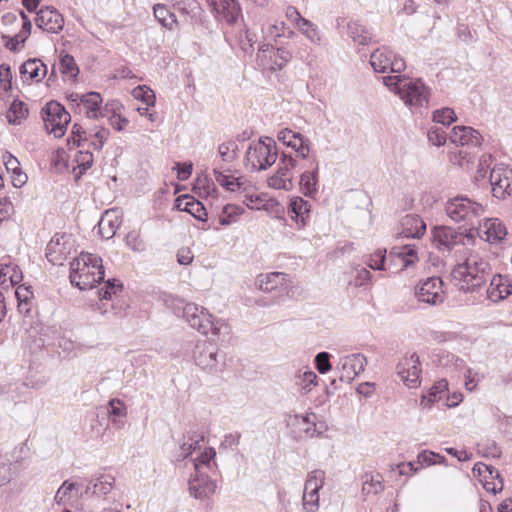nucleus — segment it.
Listing matches in <instances>:
<instances>
[{"label":"nucleus","mask_w":512,"mask_h":512,"mask_svg":"<svg viewBox=\"0 0 512 512\" xmlns=\"http://www.w3.org/2000/svg\"><path fill=\"white\" fill-rule=\"evenodd\" d=\"M489 273V263L478 255L471 254L452 270L451 279L459 290L470 292L480 288L487 281Z\"/></svg>","instance_id":"obj_1"},{"label":"nucleus","mask_w":512,"mask_h":512,"mask_svg":"<svg viewBox=\"0 0 512 512\" xmlns=\"http://www.w3.org/2000/svg\"><path fill=\"white\" fill-rule=\"evenodd\" d=\"M69 277L80 290L94 288L104 278L102 259L95 254L82 252L71 262Z\"/></svg>","instance_id":"obj_2"},{"label":"nucleus","mask_w":512,"mask_h":512,"mask_svg":"<svg viewBox=\"0 0 512 512\" xmlns=\"http://www.w3.org/2000/svg\"><path fill=\"white\" fill-rule=\"evenodd\" d=\"M383 84L409 106H422L428 102L429 90L420 79L400 75L384 76Z\"/></svg>","instance_id":"obj_3"},{"label":"nucleus","mask_w":512,"mask_h":512,"mask_svg":"<svg viewBox=\"0 0 512 512\" xmlns=\"http://www.w3.org/2000/svg\"><path fill=\"white\" fill-rule=\"evenodd\" d=\"M278 158L276 143L271 138L252 141L245 153V166L252 171H264L271 167Z\"/></svg>","instance_id":"obj_4"},{"label":"nucleus","mask_w":512,"mask_h":512,"mask_svg":"<svg viewBox=\"0 0 512 512\" xmlns=\"http://www.w3.org/2000/svg\"><path fill=\"white\" fill-rule=\"evenodd\" d=\"M445 211L452 221L474 226L478 218L484 214L485 208L467 196H456L446 202Z\"/></svg>","instance_id":"obj_5"},{"label":"nucleus","mask_w":512,"mask_h":512,"mask_svg":"<svg viewBox=\"0 0 512 512\" xmlns=\"http://www.w3.org/2000/svg\"><path fill=\"white\" fill-rule=\"evenodd\" d=\"M183 316L193 329H196L203 335L212 334L218 336L224 325L222 320L215 319L206 308L195 303L185 304Z\"/></svg>","instance_id":"obj_6"},{"label":"nucleus","mask_w":512,"mask_h":512,"mask_svg":"<svg viewBox=\"0 0 512 512\" xmlns=\"http://www.w3.org/2000/svg\"><path fill=\"white\" fill-rule=\"evenodd\" d=\"M46 130L56 138L64 136L71 121L70 114L56 101L48 102L41 111Z\"/></svg>","instance_id":"obj_7"},{"label":"nucleus","mask_w":512,"mask_h":512,"mask_svg":"<svg viewBox=\"0 0 512 512\" xmlns=\"http://www.w3.org/2000/svg\"><path fill=\"white\" fill-rule=\"evenodd\" d=\"M193 360L200 369L211 374L221 371L223 366L218 347L207 341H200L195 345Z\"/></svg>","instance_id":"obj_8"},{"label":"nucleus","mask_w":512,"mask_h":512,"mask_svg":"<svg viewBox=\"0 0 512 512\" xmlns=\"http://www.w3.org/2000/svg\"><path fill=\"white\" fill-rule=\"evenodd\" d=\"M325 482V472L320 469L308 473L302 495V506L306 512H317L320 507L319 490Z\"/></svg>","instance_id":"obj_9"},{"label":"nucleus","mask_w":512,"mask_h":512,"mask_svg":"<svg viewBox=\"0 0 512 512\" xmlns=\"http://www.w3.org/2000/svg\"><path fill=\"white\" fill-rule=\"evenodd\" d=\"M414 296L418 302L429 305H439L445 300L443 281L439 277H429L420 281L414 289Z\"/></svg>","instance_id":"obj_10"},{"label":"nucleus","mask_w":512,"mask_h":512,"mask_svg":"<svg viewBox=\"0 0 512 512\" xmlns=\"http://www.w3.org/2000/svg\"><path fill=\"white\" fill-rule=\"evenodd\" d=\"M297 160L289 154L283 153L276 172L267 179L268 186L273 189L289 191L293 188V169Z\"/></svg>","instance_id":"obj_11"},{"label":"nucleus","mask_w":512,"mask_h":512,"mask_svg":"<svg viewBox=\"0 0 512 512\" xmlns=\"http://www.w3.org/2000/svg\"><path fill=\"white\" fill-rule=\"evenodd\" d=\"M370 64L377 73H400L405 67V61L397 57L387 47H381L373 51L370 55Z\"/></svg>","instance_id":"obj_12"},{"label":"nucleus","mask_w":512,"mask_h":512,"mask_svg":"<svg viewBox=\"0 0 512 512\" xmlns=\"http://www.w3.org/2000/svg\"><path fill=\"white\" fill-rule=\"evenodd\" d=\"M396 371L402 382L408 388H417L421 383V364L416 353L406 354L400 359Z\"/></svg>","instance_id":"obj_13"},{"label":"nucleus","mask_w":512,"mask_h":512,"mask_svg":"<svg viewBox=\"0 0 512 512\" xmlns=\"http://www.w3.org/2000/svg\"><path fill=\"white\" fill-rule=\"evenodd\" d=\"M367 365L366 357L363 354L356 353L343 356L339 359L337 369L340 370V381L351 383Z\"/></svg>","instance_id":"obj_14"},{"label":"nucleus","mask_w":512,"mask_h":512,"mask_svg":"<svg viewBox=\"0 0 512 512\" xmlns=\"http://www.w3.org/2000/svg\"><path fill=\"white\" fill-rule=\"evenodd\" d=\"M490 184L493 196L499 199L505 198L512 192V170L499 165L490 172Z\"/></svg>","instance_id":"obj_15"},{"label":"nucleus","mask_w":512,"mask_h":512,"mask_svg":"<svg viewBox=\"0 0 512 512\" xmlns=\"http://www.w3.org/2000/svg\"><path fill=\"white\" fill-rule=\"evenodd\" d=\"M277 139L284 145L291 147L296 152L297 157L308 158L310 153L309 140L302 134L285 128L278 132Z\"/></svg>","instance_id":"obj_16"},{"label":"nucleus","mask_w":512,"mask_h":512,"mask_svg":"<svg viewBox=\"0 0 512 512\" xmlns=\"http://www.w3.org/2000/svg\"><path fill=\"white\" fill-rule=\"evenodd\" d=\"M35 23L44 31L58 33L63 29L64 18L55 8L45 7L37 12Z\"/></svg>","instance_id":"obj_17"},{"label":"nucleus","mask_w":512,"mask_h":512,"mask_svg":"<svg viewBox=\"0 0 512 512\" xmlns=\"http://www.w3.org/2000/svg\"><path fill=\"white\" fill-rule=\"evenodd\" d=\"M478 233L483 240L496 244L505 238L507 229L498 218H488L479 223Z\"/></svg>","instance_id":"obj_18"},{"label":"nucleus","mask_w":512,"mask_h":512,"mask_svg":"<svg viewBox=\"0 0 512 512\" xmlns=\"http://www.w3.org/2000/svg\"><path fill=\"white\" fill-rule=\"evenodd\" d=\"M451 143L460 146L478 147L481 145L482 136L469 126H455L449 136Z\"/></svg>","instance_id":"obj_19"},{"label":"nucleus","mask_w":512,"mask_h":512,"mask_svg":"<svg viewBox=\"0 0 512 512\" xmlns=\"http://www.w3.org/2000/svg\"><path fill=\"white\" fill-rule=\"evenodd\" d=\"M66 235H55L47 244L46 257L49 262L54 265H61L69 253L70 247L68 246Z\"/></svg>","instance_id":"obj_20"},{"label":"nucleus","mask_w":512,"mask_h":512,"mask_svg":"<svg viewBox=\"0 0 512 512\" xmlns=\"http://www.w3.org/2000/svg\"><path fill=\"white\" fill-rule=\"evenodd\" d=\"M426 232V223L416 214H407L400 220V235L405 238H421Z\"/></svg>","instance_id":"obj_21"},{"label":"nucleus","mask_w":512,"mask_h":512,"mask_svg":"<svg viewBox=\"0 0 512 512\" xmlns=\"http://www.w3.org/2000/svg\"><path fill=\"white\" fill-rule=\"evenodd\" d=\"M287 275L280 272L260 274L256 279L259 290L270 293L275 290H286L288 287Z\"/></svg>","instance_id":"obj_22"},{"label":"nucleus","mask_w":512,"mask_h":512,"mask_svg":"<svg viewBox=\"0 0 512 512\" xmlns=\"http://www.w3.org/2000/svg\"><path fill=\"white\" fill-rule=\"evenodd\" d=\"M213 174L216 182L228 191L245 192L248 188H251V184L247 179L226 174L224 171H221V167H215Z\"/></svg>","instance_id":"obj_23"},{"label":"nucleus","mask_w":512,"mask_h":512,"mask_svg":"<svg viewBox=\"0 0 512 512\" xmlns=\"http://www.w3.org/2000/svg\"><path fill=\"white\" fill-rule=\"evenodd\" d=\"M73 101H79L85 108L86 116L90 119H97L100 116H104L101 104L102 97L97 92H89L85 94H73L71 95Z\"/></svg>","instance_id":"obj_24"},{"label":"nucleus","mask_w":512,"mask_h":512,"mask_svg":"<svg viewBox=\"0 0 512 512\" xmlns=\"http://www.w3.org/2000/svg\"><path fill=\"white\" fill-rule=\"evenodd\" d=\"M512 294L510 280L502 275H494L487 289V297L492 302H499Z\"/></svg>","instance_id":"obj_25"},{"label":"nucleus","mask_w":512,"mask_h":512,"mask_svg":"<svg viewBox=\"0 0 512 512\" xmlns=\"http://www.w3.org/2000/svg\"><path fill=\"white\" fill-rule=\"evenodd\" d=\"M189 490L196 499H203L215 492L216 483L208 476L196 473V476L189 482Z\"/></svg>","instance_id":"obj_26"},{"label":"nucleus","mask_w":512,"mask_h":512,"mask_svg":"<svg viewBox=\"0 0 512 512\" xmlns=\"http://www.w3.org/2000/svg\"><path fill=\"white\" fill-rule=\"evenodd\" d=\"M121 224V216L117 209H110L104 212L99 223V234L104 239L112 238Z\"/></svg>","instance_id":"obj_27"},{"label":"nucleus","mask_w":512,"mask_h":512,"mask_svg":"<svg viewBox=\"0 0 512 512\" xmlns=\"http://www.w3.org/2000/svg\"><path fill=\"white\" fill-rule=\"evenodd\" d=\"M433 238L439 249L447 250L452 249L462 239L453 228L446 226L435 228Z\"/></svg>","instance_id":"obj_28"},{"label":"nucleus","mask_w":512,"mask_h":512,"mask_svg":"<svg viewBox=\"0 0 512 512\" xmlns=\"http://www.w3.org/2000/svg\"><path fill=\"white\" fill-rule=\"evenodd\" d=\"M6 170L11 174V180L14 187L20 188L27 182V175L20 167L19 160L9 152L2 156Z\"/></svg>","instance_id":"obj_29"},{"label":"nucleus","mask_w":512,"mask_h":512,"mask_svg":"<svg viewBox=\"0 0 512 512\" xmlns=\"http://www.w3.org/2000/svg\"><path fill=\"white\" fill-rule=\"evenodd\" d=\"M213 5L227 23H235L241 15V8L237 0H214Z\"/></svg>","instance_id":"obj_30"},{"label":"nucleus","mask_w":512,"mask_h":512,"mask_svg":"<svg viewBox=\"0 0 512 512\" xmlns=\"http://www.w3.org/2000/svg\"><path fill=\"white\" fill-rule=\"evenodd\" d=\"M318 171L319 164L315 162V166L311 171H305L300 175V189L304 195L313 197L318 192Z\"/></svg>","instance_id":"obj_31"},{"label":"nucleus","mask_w":512,"mask_h":512,"mask_svg":"<svg viewBox=\"0 0 512 512\" xmlns=\"http://www.w3.org/2000/svg\"><path fill=\"white\" fill-rule=\"evenodd\" d=\"M22 76L30 80L40 81L47 73V67L39 59H29L20 67Z\"/></svg>","instance_id":"obj_32"},{"label":"nucleus","mask_w":512,"mask_h":512,"mask_svg":"<svg viewBox=\"0 0 512 512\" xmlns=\"http://www.w3.org/2000/svg\"><path fill=\"white\" fill-rule=\"evenodd\" d=\"M448 389V382L445 379L437 381L426 395L420 400V406L424 409H430L436 401L440 400Z\"/></svg>","instance_id":"obj_33"},{"label":"nucleus","mask_w":512,"mask_h":512,"mask_svg":"<svg viewBox=\"0 0 512 512\" xmlns=\"http://www.w3.org/2000/svg\"><path fill=\"white\" fill-rule=\"evenodd\" d=\"M177 206L180 210L186 211L199 220H203L207 215L206 210L201 202L194 197L185 195L177 199Z\"/></svg>","instance_id":"obj_34"},{"label":"nucleus","mask_w":512,"mask_h":512,"mask_svg":"<svg viewBox=\"0 0 512 512\" xmlns=\"http://www.w3.org/2000/svg\"><path fill=\"white\" fill-rule=\"evenodd\" d=\"M114 479L111 476H101L96 480L88 482L83 492L86 496L89 495H106L113 486Z\"/></svg>","instance_id":"obj_35"},{"label":"nucleus","mask_w":512,"mask_h":512,"mask_svg":"<svg viewBox=\"0 0 512 512\" xmlns=\"http://www.w3.org/2000/svg\"><path fill=\"white\" fill-rule=\"evenodd\" d=\"M22 280V272L17 265L0 263V283L2 285H16Z\"/></svg>","instance_id":"obj_36"},{"label":"nucleus","mask_w":512,"mask_h":512,"mask_svg":"<svg viewBox=\"0 0 512 512\" xmlns=\"http://www.w3.org/2000/svg\"><path fill=\"white\" fill-rule=\"evenodd\" d=\"M244 209L241 206L235 204H227L223 207L221 213L218 216L219 224L227 226L235 223L238 217L243 214Z\"/></svg>","instance_id":"obj_37"},{"label":"nucleus","mask_w":512,"mask_h":512,"mask_svg":"<svg viewBox=\"0 0 512 512\" xmlns=\"http://www.w3.org/2000/svg\"><path fill=\"white\" fill-rule=\"evenodd\" d=\"M28 115V108L20 100H14L7 112L8 121L12 124H19Z\"/></svg>","instance_id":"obj_38"},{"label":"nucleus","mask_w":512,"mask_h":512,"mask_svg":"<svg viewBox=\"0 0 512 512\" xmlns=\"http://www.w3.org/2000/svg\"><path fill=\"white\" fill-rule=\"evenodd\" d=\"M391 254H396L403 262V267L407 268L418 260L415 246L406 245L401 248H394Z\"/></svg>","instance_id":"obj_39"},{"label":"nucleus","mask_w":512,"mask_h":512,"mask_svg":"<svg viewBox=\"0 0 512 512\" xmlns=\"http://www.w3.org/2000/svg\"><path fill=\"white\" fill-rule=\"evenodd\" d=\"M153 12L159 23L170 30L173 29L174 25L176 24V18L166 6L156 4L153 8Z\"/></svg>","instance_id":"obj_40"},{"label":"nucleus","mask_w":512,"mask_h":512,"mask_svg":"<svg viewBox=\"0 0 512 512\" xmlns=\"http://www.w3.org/2000/svg\"><path fill=\"white\" fill-rule=\"evenodd\" d=\"M383 490L382 477L377 474H366L362 485V492L365 495H376Z\"/></svg>","instance_id":"obj_41"},{"label":"nucleus","mask_w":512,"mask_h":512,"mask_svg":"<svg viewBox=\"0 0 512 512\" xmlns=\"http://www.w3.org/2000/svg\"><path fill=\"white\" fill-rule=\"evenodd\" d=\"M349 36L354 42L365 45L370 40V35L366 31L365 27L358 22H351L348 24Z\"/></svg>","instance_id":"obj_42"},{"label":"nucleus","mask_w":512,"mask_h":512,"mask_svg":"<svg viewBox=\"0 0 512 512\" xmlns=\"http://www.w3.org/2000/svg\"><path fill=\"white\" fill-rule=\"evenodd\" d=\"M238 146L235 141L229 140L219 144L218 153L221 160L226 163H231L237 158Z\"/></svg>","instance_id":"obj_43"},{"label":"nucleus","mask_w":512,"mask_h":512,"mask_svg":"<svg viewBox=\"0 0 512 512\" xmlns=\"http://www.w3.org/2000/svg\"><path fill=\"white\" fill-rule=\"evenodd\" d=\"M59 70L62 74L70 78H76L79 73V69L74 58L68 54L60 57Z\"/></svg>","instance_id":"obj_44"},{"label":"nucleus","mask_w":512,"mask_h":512,"mask_svg":"<svg viewBox=\"0 0 512 512\" xmlns=\"http://www.w3.org/2000/svg\"><path fill=\"white\" fill-rule=\"evenodd\" d=\"M132 95L135 99L141 100L147 106H154L156 102V96L154 91L146 85H140L132 90Z\"/></svg>","instance_id":"obj_45"},{"label":"nucleus","mask_w":512,"mask_h":512,"mask_svg":"<svg viewBox=\"0 0 512 512\" xmlns=\"http://www.w3.org/2000/svg\"><path fill=\"white\" fill-rule=\"evenodd\" d=\"M432 119L435 123L448 126L457 120V116L453 109L445 107L442 109L435 110L433 112Z\"/></svg>","instance_id":"obj_46"},{"label":"nucleus","mask_w":512,"mask_h":512,"mask_svg":"<svg viewBox=\"0 0 512 512\" xmlns=\"http://www.w3.org/2000/svg\"><path fill=\"white\" fill-rule=\"evenodd\" d=\"M161 300L164 305L171 309L176 315H183V309L185 307L184 300L169 293H163L161 295Z\"/></svg>","instance_id":"obj_47"},{"label":"nucleus","mask_w":512,"mask_h":512,"mask_svg":"<svg viewBox=\"0 0 512 512\" xmlns=\"http://www.w3.org/2000/svg\"><path fill=\"white\" fill-rule=\"evenodd\" d=\"M298 29L312 43L320 44L321 37L318 32V29H317L316 25H314L310 20H308V19L303 20V22L298 26Z\"/></svg>","instance_id":"obj_48"},{"label":"nucleus","mask_w":512,"mask_h":512,"mask_svg":"<svg viewBox=\"0 0 512 512\" xmlns=\"http://www.w3.org/2000/svg\"><path fill=\"white\" fill-rule=\"evenodd\" d=\"M291 57L292 55L288 50L284 48L277 49L273 52V56H271L272 63L270 69L274 71L281 70L290 61Z\"/></svg>","instance_id":"obj_49"},{"label":"nucleus","mask_w":512,"mask_h":512,"mask_svg":"<svg viewBox=\"0 0 512 512\" xmlns=\"http://www.w3.org/2000/svg\"><path fill=\"white\" fill-rule=\"evenodd\" d=\"M93 160V154L90 151L79 150L75 153L74 162L77 164V168H79V175L92 166Z\"/></svg>","instance_id":"obj_50"},{"label":"nucleus","mask_w":512,"mask_h":512,"mask_svg":"<svg viewBox=\"0 0 512 512\" xmlns=\"http://www.w3.org/2000/svg\"><path fill=\"white\" fill-rule=\"evenodd\" d=\"M216 452L213 448H206L200 456L194 459L193 464L196 473H202L201 469L204 467H210L212 459L215 457Z\"/></svg>","instance_id":"obj_51"},{"label":"nucleus","mask_w":512,"mask_h":512,"mask_svg":"<svg viewBox=\"0 0 512 512\" xmlns=\"http://www.w3.org/2000/svg\"><path fill=\"white\" fill-rule=\"evenodd\" d=\"M311 205L300 197H295L291 200L290 210L296 216V218H301L304 221V216L307 215L310 211Z\"/></svg>","instance_id":"obj_52"},{"label":"nucleus","mask_w":512,"mask_h":512,"mask_svg":"<svg viewBox=\"0 0 512 512\" xmlns=\"http://www.w3.org/2000/svg\"><path fill=\"white\" fill-rule=\"evenodd\" d=\"M109 134V130L104 127H100L93 133H89V139L94 149L101 150L108 139Z\"/></svg>","instance_id":"obj_53"},{"label":"nucleus","mask_w":512,"mask_h":512,"mask_svg":"<svg viewBox=\"0 0 512 512\" xmlns=\"http://www.w3.org/2000/svg\"><path fill=\"white\" fill-rule=\"evenodd\" d=\"M473 473L478 476H482L484 481L486 479L499 478V471L490 465H486L484 463H477L473 467Z\"/></svg>","instance_id":"obj_54"},{"label":"nucleus","mask_w":512,"mask_h":512,"mask_svg":"<svg viewBox=\"0 0 512 512\" xmlns=\"http://www.w3.org/2000/svg\"><path fill=\"white\" fill-rule=\"evenodd\" d=\"M317 375L312 370H307L297 376V384H299L302 389L310 391L312 386L317 384Z\"/></svg>","instance_id":"obj_55"},{"label":"nucleus","mask_w":512,"mask_h":512,"mask_svg":"<svg viewBox=\"0 0 512 512\" xmlns=\"http://www.w3.org/2000/svg\"><path fill=\"white\" fill-rule=\"evenodd\" d=\"M427 137L429 142L435 146H442L447 141L446 132L442 128L431 127L428 130Z\"/></svg>","instance_id":"obj_56"},{"label":"nucleus","mask_w":512,"mask_h":512,"mask_svg":"<svg viewBox=\"0 0 512 512\" xmlns=\"http://www.w3.org/2000/svg\"><path fill=\"white\" fill-rule=\"evenodd\" d=\"M285 29V23L283 21H276L273 24L267 25V27H262L263 34L271 39H276L282 36Z\"/></svg>","instance_id":"obj_57"},{"label":"nucleus","mask_w":512,"mask_h":512,"mask_svg":"<svg viewBox=\"0 0 512 512\" xmlns=\"http://www.w3.org/2000/svg\"><path fill=\"white\" fill-rule=\"evenodd\" d=\"M253 189V186L251 185V188H248L247 191L244 193V200L243 203L246 204V206L252 210H259L263 206V199L259 195H254L251 193Z\"/></svg>","instance_id":"obj_58"},{"label":"nucleus","mask_w":512,"mask_h":512,"mask_svg":"<svg viewBox=\"0 0 512 512\" xmlns=\"http://www.w3.org/2000/svg\"><path fill=\"white\" fill-rule=\"evenodd\" d=\"M12 463L9 459L0 457V487L10 482L12 478Z\"/></svg>","instance_id":"obj_59"},{"label":"nucleus","mask_w":512,"mask_h":512,"mask_svg":"<svg viewBox=\"0 0 512 512\" xmlns=\"http://www.w3.org/2000/svg\"><path fill=\"white\" fill-rule=\"evenodd\" d=\"M386 250H377L369 258L368 266L374 270H385Z\"/></svg>","instance_id":"obj_60"},{"label":"nucleus","mask_w":512,"mask_h":512,"mask_svg":"<svg viewBox=\"0 0 512 512\" xmlns=\"http://www.w3.org/2000/svg\"><path fill=\"white\" fill-rule=\"evenodd\" d=\"M465 387L469 391L476 389L478 383L482 380V376L478 371L468 368L464 373Z\"/></svg>","instance_id":"obj_61"},{"label":"nucleus","mask_w":512,"mask_h":512,"mask_svg":"<svg viewBox=\"0 0 512 512\" xmlns=\"http://www.w3.org/2000/svg\"><path fill=\"white\" fill-rule=\"evenodd\" d=\"M315 364L319 373H327L331 369L330 354L328 352L318 353L315 357Z\"/></svg>","instance_id":"obj_62"},{"label":"nucleus","mask_w":512,"mask_h":512,"mask_svg":"<svg viewBox=\"0 0 512 512\" xmlns=\"http://www.w3.org/2000/svg\"><path fill=\"white\" fill-rule=\"evenodd\" d=\"M203 441V437L200 438H189L186 442H184L181 447V456L186 458L190 454H192L196 449H200V442Z\"/></svg>","instance_id":"obj_63"},{"label":"nucleus","mask_w":512,"mask_h":512,"mask_svg":"<svg viewBox=\"0 0 512 512\" xmlns=\"http://www.w3.org/2000/svg\"><path fill=\"white\" fill-rule=\"evenodd\" d=\"M75 488L74 483L65 481L55 494V501L58 504L64 503L69 499L70 492Z\"/></svg>","instance_id":"obj_64"}]
</instances>
